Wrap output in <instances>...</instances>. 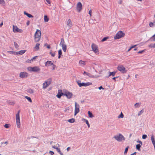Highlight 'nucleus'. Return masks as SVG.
Instances as JSON below:
<instances>
[{"label": "nucleus", "instance_id": "nucleus-1", "mask_svg": "<svg viewBox=\"0 0 155 155\" xmlns=\"http://www.w3.org/2000/svg\"><path fill=\"white\" fill-rule=\"evenodd\" d=\"M41 34V33L40 30L38 29L36 30L35 35H34V37H35L34 39H35V42H38L40 40Z\"/></svg>", "mask_w": 155, "mask_h": 155}, {"label": "nucleus", "instance_id": "nucleus-2", "mask_svg": "<svg viewBox=\"0 0 155 155\" xmlns=\"http://www.w3.org/2000/svg\"><path fill=\"white\" fill-rule=\"evenodd\" d=\"M28 71L31 72H38L40 71V68L39 66H35L33 67H28L27 68Z\"/></svg>", "mask_w": 155, "mask_h": 155}, {"label": "nucleus", "instance_id": "nucleus-3", "mask_svg": "<svg viewBox=\"0 0 155 155\" xmlns=\"http://www.w3.org/2000/svg\"><path fill=\"white\" fill-rule=\"evenodd\" d=\"M20 111H18L17 114L16 115V126L18 128H20Z\"/></svg>", "mask_w": 155, "mask_h": 155}, {"label": "nucleus", "instance_id": "nucleus-4", "mask_svg": "<svg viewBox=\"0 0 155 155\" xmlns=\"http://www.w3.org/2000/svg\"><path fill=\"white\" fill-rule=\"evenodd\" d=\"M77 84H78V86H79V87H81L82 86L86 87L87 86H90V85H92L91 82H87L86 83H81V81H77Z\"/></svg>", "mask_w": 155, "mask_h": 155}, {"label": "nucleus", "instance_id": "nucleus-5", "mask_svg": "<svg viewBox=\"0 0 155 155\" xmlns=\"http://www.w3.org/2000/svg\"><path fill=\"white\" fill-rule=\"evenodd\" d=\"M125 35V34L122 31H119L116 34L114 38L115 40L124 37Z\"/></svg>", "mask_w": 155, "mask_h": 155}, {"label": "nucleus", "instance_id": "nucleus-6", "mask_svg": "<svg viewBox=\"0 0 155 155\" xmlns=\"http://www.w3.org/2000/svg\"><path fill=\"white\" fill-rule=\"evenodd\" d=\"M117 69L122 73H126L127 70L125 67L121 65H119L117 67Z\"/></svg>", "mask_w": 155, "mask_h": 155}, {"label": "nucleus", "instance_id": "nucleus-7", "mask_svg": "<svg viewBox=\"0 0 155 155\" xmlns=\"http://www.w3.org/2000/svg\"><path fill=\"white\" fill-rule=\"evenodd\" d=\"M51 79H48L45 81L44 83L43 84V88L45 89L51 84Z\"/></svg>", "mask_w": 155, "mask_h": 155}, {"label": "nucleus", "instance_id": "nucleus-8", "mask_svg": "<svg viewBox=\"0 0 155 155\" xmlns=\"http://www.w3.org/2000/svg\"><path fill=\"white\" fill-rule=\"evenodd\" d=\"M60 45H61L62 49L64 52H66V48L67 47L66 44L65 43L64 41L63 38L61 39V41Z\"/></svg>", "mask_w": 155, "mask_h": 155}, {"label": "nucleus", "instance_id": "nucleus-9", "mask_svg": "<svg viewBox=\"0 0 155 155\" xmlns=\"http://www.w3.org/2000/svg\"><path fill=\"white\" fill-rule=\"evenodd\" d=\"M114 138L118 141H121L122 140H124V137L121 134H119L118 135L114 136Z\"/></svg>", "mask_w": 155, "mask_h": 155}, {"label": "nucleus", "instance_id": "nucleus-10", "mask_svg": "<svg viewBox=\"0 0 155 155\" xmlns=\"http://www.w3.org/2000/svg\"><path fill=\"white\" fill-rule=\"evenodd\" d=\"M75 111H74V115H76L77 114L79 113L80 111L79 108L80 106L79 104H77V102H75Z\"/></svg>", "mask_w": 155, "mask_h": 155}, {"label": "nucleus", "instance_id": "nucleus-11", "mask_svg": "<svg viewBox=\"0 0 155 155\" xmlns=\"http://www.w3.org/2000/svg\"><path fill=\"white\" fill-rule=\"evenodd\" d=\"M13 32H20L21 33L23 32V30L19 29V28L16 26H15L14 25H13Z\"/></svg>", "mask_w": 155, "mask_h": 155}, {"label": "nucleus", "instance_id": "nucleus-12", "mask_svg": "<svg viewBox=\"0 0 155 155\" xmlns=\"http://www.w3.org/2000/svg\"><path fill=\"white\" fill-rule=\"evenodd\" d=\"M28 74L26 72H21L20 73L19 77L22 78H24L28 77Z\"/></svg>", "mask_w": 155, "mask_h": 155}, {"label": "nucleus", "instance_id": "nucleus-13", "mask_svg": "<svg viewBox=\"0 0 155 155\" xmlns=\"http://www.w3.org/2000/svg\"><path fill=\"white\" fill-rule=\"evenodd\" d=\"M91 48L92 49L93 51L94 52L96 53H98V50L96 45L94 44H93L91 45Z\"/></svg>", "mask_w": 155, "mask_h": 155}, {"label": "nucleus", "instance_id": "nucleus-14", "mask_svg": "<svg viewBox=\"0 0 155 155\" xmlns=\"http://www.w3.org/2000/svg\"><path fill=\"white\" fill-rule=\"evenodd\" d=\"M64 95L66 96L67 98L70 99L72 97L73 94L71 92H66L64 93Z\"/></svg>", "mask_w": 155, "mask_h": 155}, {"label": "nucleus", "instance_id": "nucleus-15", "mask_svg": "<svg viewBox=\"0 0 155 155\" xmlns=\"http://www.w3.org/2000/svg\"><path fill=\"white\" fill-rule=\"evenodd\" d=\"M77 10L78 12H81V10L82 9V5L80 2H78L77 5Z\"/></svg>", "mask_w": 155, "mask_h": 155}, {"label": "nucleus", "instance_id": "nucleus-16", "mask_svg": "<svg viewBox=\"0 0 155 155\" xmlns=\"http://www.w3.org/2000/svg\"><path fill=\"white\" fill-rule=\"evenodd\" d=\"M63 95H64V94L62 92V90H58V94L56 96L58 98H61V97Z\"/></svg>", "mask_w": 155, "mask_h": 155}, {"label": "nucleus", "instance_id": "nucleus-17", "mask_svg": "<svg viewBox=\"0 0 155 155\" xmlns=\"http://www.w3.org/2000/svg\"><path fill=\"white\" fill-rule=\"evenodd\" d=\"M54 65V64L51 61H47L46 62L45 66H51Z\"/></svg>", "mask_w": 155, "mask_h": 155}, {"label": "nucleus", "instance_id": "nucleus-18", "mask_svg": "<svg viewBox=\"0 0 155 155\" xmlns=\"http://www.w3.org/2000/svg\"><path fill=\"white\" fill-rule=\"evenodd\" d=\"M25 52V50H21L19 51L16 52V54L18 55L22 54L24 53Z\"/></svg>", "mask_w": 155, "mask_h": 155}, {"label": "nucleus", "instance_id": "nucleus-19", "mask_svg": "<svg viewBox=\"0 0 155 155\" xmlns=\"http://www.w3.org/2000/svg\"><path fill=\"white\" fill-rule=\"evenodd\" d=\"M151 141H152V144H153L154 147L155 148V141L154 135H152L151 136Z\"/></svg>", "mask_w": 155, "mask_h": 155}, {"label": "nucleus", "instance_id": "nucleus-20", "mask_svg": "<svg viewBox=\"0 0 155 155\" xmlns=\"http://www.w3.org/2000/svg\"><path fill=\"white\" fill-rule=\"evenodd\" d=\"M67 25L69 26V27H71L72 26V22L71 20H70V19L68 20L67 22Z\"/></svg>", "mask_w": 155, "mask_h": 155}, {"label": "nucleus", "instance_id": "nucleus-21", "mask_svg": "<svg viewBox=\"0 0 155 155\" xmlns=\"http://www.w3.org/2000/svg\"><path fill=\"white\" fill-rule=\"evenodd\" d=\"M83 74L84 75H87L90 78H94V76L91 75L90 74L86 71L84 72Z\"/></svg>", "mask_w": 155, "mask_h": 155}, {"label": "nucleus", "instance_id": "nucleus-22", "mask_svg": "<svg viewBox=\"0 0 155 155\" xmlns=\"http://www.w3.org/2000/svg\"><path fill=\"white\" fill-rule=\"evenodd\" d=\"M108 73L109 74V75L107 76V78H109L110 76H114L115 74H116V72H110L109 71L108 72Z\"/></svg>", "mask_w": 155, "mask_h": 155}, {"label": "nucleus", "instance_id": "nucleus-23", "mask_svg": "<svg viewBox=\"0 0 155 155\" xmlns=\"http://www.w3.org/2000/svg\"><path fill=\"white\" fill-rule=\"evenodd\" d=\"M24 14L28 16L29 18H32L33 17L32 15L26 12L25 11L24 12Z\"/></svg>", "mask_w": 155, "mask_h": 155}, {"label": "nucleus", "instance_id": "nucleus-24", "mask_svg": "<svg viewBox=\"0 0 155 155\" xmlns=\"http://www.w3.org/2000/svg\"><path fill=\"white\" fill-rule=\"evenodd\" d=\"M40 45V44L39 43H37L35 45L34 48L36 50H38L39 49V46Z\"/></svg>", "mask_w": 155, "mask_h": 155}, {"label": "nucleus", "instance_id": "nucleus-25", "mask_svg": "<svg viewBox=\"0 0 155 155\" xmlns=\"http://www.w3.org/2000/svg\"><path fill=\"white\" fill-rule=\"evenodd\" d=\"M79 63L81 66H84L85 65V61L82 60L79 61Z\"/></svg>", "mask_w": 155, "mask_h": 155}, {"label": "nucleus", "instance_id": "nucleus-26", "mask_svg": "<svg viewBox=\"0 0 155 155\" xmlns=\"http://www.w3.org/2000/svg\"><path fill=\"white\" fill-rule=\"evenodd\" d=\"M25 98L26 99H27V100H28L29 102L31 103H32V100L31 99V98L30 97H28L27 96H25Z\"/></svg>", "mask_w": 155, "mask_h": 155}, {"label": "nucleus", "instance_id": "nucleus-27", "mask_svg": "<svg viewBox=\"0 0 155 155\" xmlns=\"http://www.w3.org/2000/svg\"><path fill=\"white\" fill-rule=\"evenodd\" d=\"M44 22H47L48 21L49 18L46 15H45L44 16Z\"/></svg>", "mask_w": 155, "mask_h": 155}, {"label": "nucleus", "instance_id": "nucleus-28", "mask_svg": "<svg viewBox=\"0 0 155 155\" xmlns=\"http://www.w3.org/2000/svg\"><path fill=\"white\" fill-rule=\"evenodd\" d=\"M62 51L61 49L59 50L58 51V55H59V56H58V58H61V56L62 55Z\"/></svg>", "mask_w": 155, "mask_h": 155}, {"label": "nucleus", "instance_id": "nucleus-29", "mask_svg": "<svg viewBox=\"0 0 155 155\" xmlns=\"http://www.w3.org/2000/svg\"><path fill=\"white\" fill-rule=\"evenodd\" d=\"M88 114L89 117L90 118H92L93 117V114L90 112V111L88 112Z\"/></svg>", "mask_w": 155, "mask_h": 155}, {"label": "nucleus", "instance_id": "nucleus-30", "mask_svg": "<svg viewBox=\"0 0 155 155\" xmlns=\"http://www.w3.org/2000/svg\"><path fill=\"white\" fill-rule=\"evenodd\" d=\"M144 112V110L142 109V110H141L139 112L138 114H137V115H138V116H139L141 115Z\"/></svg>", "mask_w": 155, "mask_h": 155}, {"label": "nucleus", "instance_id": "nucleus-31", "mask_svg": "<svg viewBox=\"0 0 155 155\" xmlns=\"http://www.w3.org/2000/svg\"><path fill=\"white\" fill-rule=\"evenodd\" d=\"M141 145L140 144H137L136 145V148L138 150H140V147Z\"/></svg>", "mask_w": 155, "mask_h": 155}, {"label": "nucleus", "instance_id": "nucleus-32", "mask_svg": "<svg viewBox=\"0 0 155 155\" xmlns=\"http://www.w3.org/2000/svg\"><path fill=\"white\" fill-rule=\"evenodd\" d=\"M56 150L61 155H64L63 153L61 152V151L60 149L59 148H56Z\"/></svg>", "mask_w": 155, "mask_h": 155}, {"label": "nucleus", "instance_id": "nucleus-33", "mask_svg": "<svg viewBox=\"0 0 155 155\" xmlns=\"http://www.w3.org/2000/svg\"><path fill=\"white\" fill-rule=\"evenodd\" d=\"M140 106V104L139 103H136L134 104L135 108H138Z\"/></svg>", "mask_w": 155, "mask_h": 155}, {"label": "nucleus", "instance_id": "nucleus-34", "mask_svg": "<svg viewBox=\"0 0 155 155\" xmlns=\"http://www.w3.org/2000/svg\"><path fill=\"white\" fill-rule=\"evenodd\" d=\"M68 122L71 123H74V118H72L71 119H70L68 120Z\"/></svg>", "mask_w": 155, "mask_h": 155}, {"label": "nucleus", "instance_id": "nucleus-35", "mask_svg": "<svg viewBox=\"0 0 155 155\" xmlns=\"http://www.w3.org/2000/svg\"><path fill=\"white\" fill-rule=\"evenodd\" d=\"M124 117V115H123L122 112L118 116V118H123Z\"/></svg>", "mask_w": 155, "mask_h": 155}, {"label": "nucleus", "instance_id": "nucleus-36", "mask_svg": "<svg viewBox=\"0 0 155 155\" xmlns=\"http://www.w3.org/2000/svg\"><path fill=\"white\" fill-rule=\"evenodd\" d=\"M128 147H128V146H127V147H126V148H125V151H124V154H127V152L128 150Z\"/></svg>", "mask_w": 155, "mask_h": 155}, {"label": "nucleus", "instance_id": "nucleus-37", "mask_svg": "<svg viewBox=\"0 0 155 155\" xmlns=\"http://www.w3.org/2000/svg\"><path fill=\"white\" fill-rule=\"evenodd\" d=\"M150 40L151 41H155V36L153 35L152 37L150 38Z\"/></svg>", "mask_w": 155, "mask_h": 155}, {"label": "nucleus", "instance_id": "nucleus-38", "mask_svg": "<svg viewBox=\"0 0 155 155\" xmlns=\"http://www.w3.org/2000/svg\"><path fill=\"white\" fill-rule=\"evenodd\" d=\"M82 120L84 121L85 123H86V124H89V122H88L87 120L86 119H85L84 118H82Z\"/></svg>", "mask_w": 155, "mask_h": 155}, {"label": "nucleus", "instance_id": "nucleus-39", "mask_svg": "<svg viewBox=\"0 0 155 155\" xmlns=\"http://www.w3.org/2000/svg\"><path fill=\"white\" fill-rule=\"evenodd\" d=\"M10 126V124H5V125H4V127L6 128H8Z\"/></svg>", "mask_w": 155, "mask_h": 155}, {"label": "nucleus", "instance_id": "nucleus-40", "mask_svg": "<svg viewBox=\"0 0 155 155\" xmlns=\"http://www.w3.org/2000/svg\"><path fill=\"white\" fill-rule=\"evenodd\" d=\"M9 53L11 54H16V52L13 51H9L8 52Z\"/></svg>", "mask_w": 155, "mask_h": 155}, {"label": "nucleus", "instance_id": "nucleus-41", "mask_svg": "<svg viewBox=\"0 0 155 155\" xmlns=\"http://www.w3.org/2000/svg\"><path fill=\"white\" fill-rule=\"evenodd\" d=\"M147 137V136L146 135H143L142 138L143 139H145Z\"/></svg>", "mask_w": 155, "mask_h": 155}, {"label": "nucleus", "instance_id": "nucleus-42", "mask_svg": "<svg viewBox=\"0 0 155 155\" xmlns=\"http://www.w3.org/2000/svg\"><path fill=\"white\" fill-rule=\"evenodd\" d=\"M5 4V2L4 0H0V4Z\"/></svg>", "mask_w": 155, "mask_h": 155}, {"label": "nucleus", "instance_id": "nucleus-43", "mask_svg": "<svg viewBox=\"0 0 155 155\" xmlns=\"http://www.w3.org/2000/svg\"><path fill=\"white\" fill-rule=\"evenodd\" d=\"M50 54H51V56L53 57H54L55 56V53H52L51 52H50Z\"/></svg>", "mask_w": 155, "mask_h": 155}, {"label": "nucleus", "instance_id": "nucleus-44", "mask_svg": "<svg viewBox=\"0 0 155 155\" xmlns=\"http://www.w3.org/2000/svg\"><path fill=\"white\" fill-rule=\"evenodd\" d=\"M92 12L91 10H89L88 13H89V15H90V17H91V16H92Z\"/></svg>", "mask_w": 155, "mask_h": 155}, {"label": "nucleus", "instance_id": "nucleus-45", "mask_svg": "<svg viewBox=\"0 0 155 155\" xmlns=\"http://www.w3.org/2000/svg\"><path fill=\"white\" fill-rule=\"evenodd\" d=\"M14 45L15 47V48H17L18 47V45L15 42H14Z\"/></svg>", "mask_w": 155, "mask_h": 155}, {"label": "nucleus", "instance_id": "nucleus-46", "mask_svg": "<svg viewBox=\"0 0 155 155\" xmlns=\"http://www.w3.org/2000/svg\"><path fill=\"white\" fill-rule=\"evenodd\" d=\"M144 50H143L141 51H138V52H137V54H142L143 52H144Z\"/></svg>", "mask_w": 155, "mask_h": 155}, {"label": "nucleus", "instance_id": "nucleus-47", "mask_svg": "<svg viewBox=\"0 0 155 155\" xmlns=\"http://www.w3.org/2000/svg\"><path fill=\"white\" fill-rule=\"evenodd\" d=\"M108 38L105 37L102 40V41L104 42V41H105Z\"/></svg>", "mask_w": 155, "mask_h": 155}, {"label": "nucleus", "instance_id": "nucleus-48", "mask_svg": "<svg viewBox=\"0 0 155 155\" xmlns=\"http://www.w3.org/2000/svg\"><path fill=\"white\" fill-rule=\"evenodd\" d=\"M154 45L152 44H150L148 45V47L150 48H154Z\"/></svg>", "mask_w": 155, "mask_h": 155}, {"label": "nucleus", "instance_id": "nucleus-49", "mask_svg": "<svg viewBox=\"0 0 155 155\" xmlns=\"http://www.w3.org/2000/svg\"><path fill=\"white\" fill-rule=\"evenodd\" d=\"M153 23L151 22L150 23V24H149V26H150V27H152L153 26Z\"/></svg>", "mask_w": 155, "mask_h": 155}, {"label": "nucleus", "instance_id": "nucleus-50", "mask_svg": "<svg viewBox=\"0 0 155 155\" xmlns=\"http://www.w3.org/2000/svg\"><path fill=\"white\" fill-rule=\"evenodd\" d=\"M49 153H50V154H51V155H54V152L53 151H49Z\"/></svg>", "mask_w": 155, "mask_h": 155}, {"label": "nucleus", "instance_id": "nucleus-51", "mask_svg": "<svg viewBox=\"0 0 155 155\" xmlns=\"http://www.w3.org/2000/svg\"><path fill=\"white\" fill-rule=\"evenodd\" d=\"M52 66V70H54L55 69V68L56 67L55 65L54 64V65H53Z\"/></svg>", "mask_w": 155, "mask_h": 155}, {"label": "nucleus", "instance_id": "nucleus-52", "mask_svg": "<svg viewBox=\"0 0 155 155\" xmlns=\"http://www.w3.org/2000/svg\"><path fill=\"white\" fill-rule=\"evenodd\" d=\"M38 56H35L33 58H32L31 59V60H32V61H33V60H35V58H36V57H37Z\"/></svg>", "mask_w": 155, "mask_h": 155}, {"label": "nucleus", "instance_id": "nucleus-53", "mask_svg": "<svg viewBox=\"0 0 155 155\" xmlns=\"http://www.w3.org/2000/svg\"><path fill=\"white\" fill-rule=\"evenodd\" d=\"M31 61H32V60H31V59L30 60L29 59H28L26 61V62L27 63H30L31 62Z\"/></svg>", "mask_w": 155, "mask_h": 155}, {"label": "nucleus", "instance_id": "nucleus-54", "mask_svg": "<svg viewBox=\"0 0 155 155\" xmlns=\"http://www.w3.org/2000/svg\"><path fill=\"white\" fill-rule=\"evenodd\" d=\"M30 24V21H27L26 22V24L27 25H29Z\"/></svg>", "mask_w": 155, "mask_h": 155}, {"label": "nucleus", "instance_id": "nucleus-55", "mask_svg": "<svg viewBox=\"0 0 155 155\" xmlns=\"http://www.w3.org/2000/svg\"><path fill=\"white\" fill-rule=\"evenodd\" d=\"M52 147L54 149H56L57 148H58V147H56V146H52Z\"/></svg>", "mask_w": 155, "mask_h": 155}, {"label": "nucleus", "instance_id": "nucleus-56", "mask_svg": "<svg viewBox=\"0 0 155 155\" xmlns=\"http://www.w3.org/2000/svg\"><path fill=\"white\" fill-rule=\"evenodd\" d=\"M48 3V4H50V0H45Z\"/></svg>", "mask_w": 155, "mask_h": 155}, {"label": "nucleus", "instance_id": "nucleus-57", "mask_svg": "<svg viewBox=\"0 0 155 155\" xmlns=\"http://www.w3.org/2000/svg\"><path fill=\"white\" fill-rule=\"evenodd\" d=\"M137 142L140 143V144H141V145H142V142L140 141H137Z\"/></svg>", "mask_w": 155, "mask_h": 155}, {"label": "nucleus", "instance_id": "nucleus-58", "mask_svg": "<svg viewBox=\"0 0 155 155\" xmlns=\"http://www.w3.org/2000/svg\"><path fill=\"white\" fill-rule=\"evenodd\" d=\"M98 89H99L100 90L101 89H104V88L102 87V86H101L98 87Z\"/></svg>", "mask_w": 155, "mask_h": 155}, {"label": "nucleus", "instance_id": "nucleus-59", "mask_svg": "<svg viewBox=\"0 0 155 155\" xmlns=\"http://www.w3.org/2000/svg\"><path fill=\"white\" fill-rule=\"evenodd\" d=\"M132 48L130 47L127 50V52H129Z\"/></svg>", "mask_w": 155, "mask_h": 155}, {"label": "nucleus", "instance_id": "nucleus-60", "mask_svg": "<svg viewBox=\"0 0 155 155\" xmlns=\"http://www.w3.org/2000/svg\"><path fill=\"white\" fill-rule=\"evenodd\" d=\"M136 46H137V45H135L134 46L130 47L131 48H134L135 47H136Z\"/></svg>", "mask_w": 155, "mask_h": 155}, {"label": "nucleus", "instance_id": "nucleus-61", "mask_svg": "<svg viewBox=\"0 0 155 155\" xmlns=\"http://www.w3.org/2000/svg\"><path fill=\"white\" fill-rule=\"evenodd\" d=\"M136 153L135 152L131 154L130 155H135L136 154Z\"/></svg>", "mask_w": 155, "mask_h": 155}, {"label": "nucleus", "instance_id": "nucleus-62", "mask_svg": "<svg viewBox=\"0 0 155 155\" xmlns=\"http://www.w3.org/2000/svg\"><path fill=\"white\" fill-rule=\"evenodd\" d=\"M50 46L49 45H48L47 46V48L48 49H50Z\"/></svg>", "mask_w": 155, "mask_h": 155}, {"label": "nucleus", "instance_id": "nucleus-63", "mask_svg": "<svg viewBox=\"0 0 155 155\" xmlns=\"http://www.w3.org/2000/svg\"><path fill=\"white\" fill-rule=\"evenodd\" d=\"M70 149V147H67V150L68 151V150H69Z\"/></svg>", "mask_w": 155, "mask_h": 155}, {"label": "nucleus", "instance_id": "nucleus-64", "mask_svg": "<svg viewBox=\"0 0 155 155\" xmlns=\"http://www.w3.org/2000/svg\"><path fill=\"white\" fill-rule=\"evenodd\" d=\"M9 103V104H14L13 102H9V103Z\"/></svg>", "mask_w": 155, "mask_h": 155}]
</instances>
